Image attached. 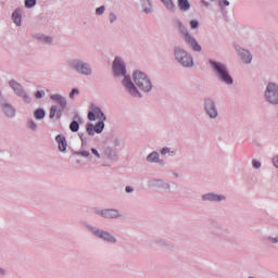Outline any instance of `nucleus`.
Masks as SVG:
<instances>
[{
	"mask_svg": "<svg viewBox=\"0 0 278 278\" xmlns=\"http://www.w3.org/2000/svg\"><path fill=\"white\" fill-rule=\"evenodd\" d=\"M239 55L241 56L242 62H244V64H251V53H249V51L247 50H242L241 52H239Z\"/></svg>",
	"mask_w": 278,
	"mask_h": 278,
	"instance_id": "f3484780",
	"label": "nucleus"
},
{
	"mask_svg": "<svg viewBox=\"0 0 278 278\" xmlns=\"http://www.w3.org/2000/svg\"><path fill=\"white\" fill-rule=\"evenodd\" d=\"M46 42H51V38L47 37Z\"/></svg>",
	"mask_w": 278,
	"mask_h": 278,
	"instance_id": "58836bf2",
	"label": "nucleus"
},
{
	"mask_svg": "<svg viewBox=\"0 0 278 278\" xmlns=\"http://www.w3.org/2000/svg\"><path fill=\"white\" fill-rule=\"evenodd\" d=\"M26 8H34L36 5V0H25Z\"/></svg>",
	"mask_w": 278,
	"mask_h": 278,
	"instance_id": "a878e982",
	"label": "nucleus"
},
{
	"mask_svg": "<svg viewBox=\"0 0 278 278\" xmlns=\"http://www.w3.org/2000/svg\"><path fill=\"white\" fill-rule=\"evenodd\" d=\"M219 5H220L222 8H225V7L229 5V1L224 0V1L219 2Z\"/></svg>",
	"mask_w": 278,
	"mask_h": 278,
	"instance_id": "7c9ffc66",
	"label": "nucleus"
},
{
	"mask_svg": "<svg viewBox=\"0 0 278 278\" xmlns=\"http://www.w3.org/2000/svg\"><path fill=\"white\" fill-rule=\"evenodd\" d=\"M9 86H11V88L14 90V92L18 96L22 97L25 101H27V94L25 93V91L23 90V86H21V84L11 80L9 83Z\"/></svg>",
	"mask_w": 278,
	"mask_h": 278,
	"instance_id": "6e6552de",
	"label": "nucleus"
},
{
	"mask_svg": "<svg viewBox=\"0 0 278 278\" xmlns=\"http://www.w3.org/2000/svg\"><path fill=\"white\" fill-rule=\"evenodd\" d=\"M177 26L178 29H180L182 36H185L186 42L193 49V51H201V46L199 45V42H197V39H194V37L190 36L188 29H186V27H184L180 22L177 23Z\"/></svg>",
	"mask_w": 278,
	"mask_h": 278,
	"instance_id": "20e7f679",
	"label": "nucleus"
},
{
	"mask_svg": "<svg viewBox=\"0 0 278 278\" xmlns=\"http://www.w3.org/2000/svg\"><path fill=\"white\" fill-rule=\"evenodd\" d=\"M162 3L165 5V8H167V10H170L173 12V10H175V2H173V0H161Z\"/></svg>",
	"mask_w": 278,
	"mask_h": 278,
	"instance_id": "6ab92c4d",
	"label": "nucleus"
},
{
	"mask_svg": "<svg viewBox=\"0 0 278 278\" xmlns=\"http://www.w3.org/2000/svg\"><path fill=\"white\" fill-rule=\"evenodd\" d=\"M113 73L116 76L125 75V73H127L125 70V63H123L119 58H116L113 62Z\"/></svg>",
	"mask_w": 278,
	"mask_h": 278,
	"instance_id": "0eeeda50",
	"label": "nucleus"
},
{
	"mask_svg": "<svg viewBox=\"0 0 278 278\" xmlns=\"http://www.w3.org/2000/svg\"><path fill=\"white\" fill-rule=\"evenodd\" d=\"M274 166H276V168H278V156L274 159Z\"/></svg>",
	"mask_w": 278,
	"mask_h": 278,
	"instance_id": "e433bc0d",
	"label": "nucleus"
},
{
	"mask_svg": "<svg viewBox=\"0 0 278 278\" xmlns=\"http://www.w3.org/2000/svg\"><path fill=\"white\" fill-rule=\"evenodd\" d=\"M75 94H79V90L78 89H73L70 93L71 99H73L75 97Z\"/></svg>",
	"mask_w": 278,
	"mask_h": 278,
	"instance_id": "c85d7f7f",
	"label": "nucleus"
},
{
	"mask_svg": "<svg viewBox=\"0 0 278 278\" xmlns=\"http://www.w3.org/2000/svg\"><path fill=\"white\" fill-rule=\"evenodd\" d=\"M103 12H105V7H100V8H98V9L96 10V14H98V15L103 14Z\"/></svg>",
	"mask_w": 278,
	"mask_h": 278,
	"instance_id": "cd10ccee",
	"label": "nucleus"
},
{
	"mask_svg": "<svg viewBox=\"0 0 278 278\" xmlns=\"http://www.w3.org/2000/svg\"><path fill=\"white\" fill-rule=\"evenodd\" d=\"M58 112V106H51L50 109V118H55V113Z\"/></svg>",
	"mask_w": 278,
	"mask_h": 278,
	"instance_id": "393cba45",
	"label": "nucleus"
},
{
	"mask_svg": "<svg viewBox=\"0 0 278 278\" xmlns=\"http://www.w3.org/2000/svg\"><path fill=\"white\" fill-rule=\"evenodd\" d=\"M161 153L162 155H166V153H168V148H163Z\"/></svg>",
	"mask_w": 278,
	"mask_h": 278,
	"instance_id": "c9c22d12",
	"label": "nucleus"
},
{
	"mask_svg": "<svg viewBox=\"0 0 278 278\" xmlns=\"http://www.w3.org/2000/svg\"><path fill=\"white\" fill-rule=\"evenodd\" d=\"M123 84L126 88H128L130 94H132L134 97H138V94H140V92H138V89H136V86H134V83H131V79L127 76H125Z\"/></svg>",
	"mask_w": 278,
	"mask_h": 278,
	"instance_id": "1a4fd4ad",
	"label": "nucleus"
},
{
	"mask_svg": "<svg viewBox=\"0 0 278 278\" xmlns=\"http://www.w3.org/2000/svg\"><path fill=\"white\" fill-rule=\"evenodd\" d=\"M205 110L211 118H216V116H218V112L216 111V106H214V102L210 100L205 102Z\"/></svg>",
	"mask_w": 278,
	"mask_h": 278,
	"instance_id": "9d476101",
	"label": "nucleus"
},
{
	"mask_svg": "<svg viewBox=\"0 0 278 278\" xmlns=\"http://www.w3.org/2000/svg\"><path fill=\"white\" fill-rule=\"evenodd\" d=\"M36 99H42V92L41 91L36 92Z\"/></svg>",
	"mask_w": 278,
	"mask_h": 278,
	"instance_id": "f704fd0d",
	"label": "nucleus"
},
{
	"mask_svg": "<svg viewBox=\"0 0 278 278\" xmlns=\"http://www.w3.org/2000/svg\"><path fill=\"white\" fill-rule=\"evenodd\" d=\"M98 238H102L103 240H108V242H116V239L112 237V235L103 231V230H98L94 232Z\"/></svg>",
	"mask_w": 278,
	"mask_h": 278,
	"instance_id": "f8f14e48",
	"label": "nucleus"
},
{
	"mask_svg": "<svg viewBox=\"0 0 278 278\" xmlns=\"http://www.w3.org/2000/svg\"><path fill=\"white\" fill-rule=\"evenodd\" d=\"M70 129L71 131H79V123H77L76 121L72 122L70 125Z\"/></svg>",
	"mask_w": 278,
	"mask_h": 278,
	"instance_id": "5701e85b",
	"label": "nucleus"
},
{
	"mask_svg": "<svg viewBox=\"0 0 278 278\" xmlns=\"http://www.w3.org/2000/svg\"><path fill=\"white\" fill-rule=\"evenodd\" d=\"M0 273H3V269H0Z\"/></svg>",
	"mask_w": 278,
	"mask_h": 278,
	"instance_id": "ea45409f",
	"label": "nucleus"
},
{
	"mask_svg": "<svg viewBox=\"0 0 278 278\" xmlns=\"http://www.w3.org/2000/svg\"><path fill=\"white\" fill-rule=\"evenodd\" d=\"M103 218H118V211L116 210H105L101 212Z\"/></svg>",
	"mask_w": 278,
	"mask_h": 278,
	"instance_id": "ddd939ff",
	"label": "nucleus"
},
{
	"mask_svg": "<svg viewBox=\"0 0 278 278\" xmlns=\"http://www.w3.org/2000/svg\"><path fill=\"white\" fill-rule=\"evenodd\" d=\"M35 118H37V119L45 118V110L39 109V110L35 111Z\"/></svg>",
	"mask_w": 278,
	"mask_h": 278,
	"instance_id": "4be33fe9",
	"label": "nucleus"
},
{
	"mask_svg": "<svg viewBox=\"0 0 278 278\" xmlns=\"http://www.w3.org/2000/svg\"><path fill=\"white\" fill-rule=\"evenodd\" d=\"M211 64L222 81H225V84H233V79H231V76H229L227 67L225 65H223L222 63H216L214 61H212Z\"/></svg>",
	"mask_w": 278,
	"mask_h": 278,
	"instance_id": "7ed1b4c3",
	"label": "nucleus"
},
{
	"mask_svg": "<svg viewBox=\"0 0 278 278\" xmlns=\"http://www.w3.org/2000/svg\"><path fill=\"white\" fill-rule=\"evenodd\" d=\"M4 113L7 114V116H13L14 115V109H12L11 106H5L4 108Z\"/></svg>",
	"mask_w": 278,
	"mask_h": 278,
	"instance_id": "b1692460",
	"label": "nucleus"
},
{
	"mask_svg": "<svg viewBox=\"0 0 278 278\" xmlns=\"http://www.w3.org/2000/svg\"><path fill=\"white\" fill-rule=\"evenodd\" d=\"M265 97L269 101V103L277 104L278 103V86L276 84L270 83L267 86Z\"/></svg>",
	"mask_w": 278,
	"mask_h": 278,
	"instance_id": "423d86ee",
	"label": "nucleus"
},
{
	"mask_svg": "<svg viewBox=\"0 0 278 278\" xmlns=\"http://www.w3.org/2000/svg\"><path fill=\"white\" fill-rule=\"evenodd\" d=\"M190 27H191V29H197L199 27V22L195 20H192L190 22Z\"/></svg>",
	"mask_w": 278,
	"mask_h": 278,
	"instance_id": "bb28decb",
	"label": "nucleus"
},
{
	"mask_svg": "<svg viewBox=\"0 0 278 278\" xmlns=\"http://www.w3.org/2000/svg\"><path fill=\"white\" fill-rule=\"evenodd\" d=\"M74 68L78 72L81 73L83 75H90L91 71L88 64L83 63V62H77L74 65Z\"/></svg>",
	"mask_w": 278,
	"mask_h": 278,
	"instance_id": "9b49d317",
	"label": "nucleus"
},
{
	"mask_svg": "<svg viewBox=\"0 0 278 278\" xmlns=\"http://www.w3.org/2000/svg\"><path fill=\"white\" fill-rule=\"evenodd\" d=\"M110 21L111 23H114V21H116V15H114L113 13L110 14Z\"/></svg>",
	"mask_w": 278,
	"mask_h": 278,
	"instance_id": "72a5a7b5",
	"label": "nucleus"
},
{
	"mask_svg": "<svg viewBox=\"0 0 278 278\" xmlns=\"http://www.w3.org/2000/svg\"><path fill=\"white\" fill-rule=\"evenodd\" d=\"M178 8L181 12H188L190 10V2L188 0H178Z\"/></svg>",
	"mask_w": 278,
	"mask_h": 278,
	"instance_id": "a211bd4d",
	"label": "nucleus"
},
{
	"mask_svg": "<svg viewBox=\"0 0 278 278\" xmlns=\"http://www.w3.org/2000/svg\"><path fill=\"white\" fill-rule=\"evenodd\" d=\"M176 60L181 64V66L189 67L194 64L192 56L188 55V53L181 49L176 50Z\"/></svg>",
	"mask_w": 278,
	"mask_h": 278,
	"instance_id": "39448f33",
	"label": "nucleus"
},
{
	"mask_svg": "<svg viewBox=\"0 0 278 278\" xmlns=\"http://www.w3.org/2000/svg\"><path fill=\"white\" fill-rule=\"evenodd\" d=\"M91 153H93V155H96L97 157H101V155L99 154V151H97V149L94 148L91 149Z\"/></svg>",
	"mask_w": 278,
	"mask_h": 278,
	"instance_id": "2f4dec72",
	"label": "nucleus"
},
{
	"mask_svg": "<svg viewBox=\"0 0 278 278\" xmlns=\"http://www.w3.org/2000/svg\"><path fill=\"white\" fill-rule=\"evenodd\" d=\"M126 192H134V188H131V187H126Z\"/></svg>",
	"mask_w": 278,
	"mask_h": 278,
	"instance_id": "4c0bfd02",
	"label": "nucleus"
},
{
	"mask_svg": "<svg viewBox=\"0 0 278 278\" xmlns=\"http://www.w3.org/2000/svg\"><path fill=\"white\" fill-rule=\"evenodd\" d=\"M28 125L30 129H36V123H34L33 121H30Z\"/></svg>",
	"mask_w": 278,
	"mask_h": 278,
	"instance_id": "473e14b6",
	"label": "nucleus"
},
{
	"mask_svg": "<svg viewBox=\"0 0 278 278\" xmlns=\"http://www.w3.org/2000/svg\"><path fill=\"white\" fill-rule=\"evenodd\" d=\"M147 160L149 162H155L156 160H160V154L157 152H152Z\"/></svg>",
	"mask_w": 278,
	"mask_h": 278,
	"instance_id": "412c9836",
	"label": "nucleus"
},
{
	"mask_svg": "<svg viewBox=\"0 0 278 278\" xmlns=\"http://www.w3.org/2000/svg\"><path fill=\"white\" fill-rule=\"evenodd\" d=\"M224 199H225V197L217 195L214 193H207V194L203 195L204 201H224Z\"/></svg>",
	"mask_w": 278,
	"mask_h": 278,
	"instance_id": "dca6fc26",
	"label": "nucleus"
},
{
	"mask_svg": "<svg viewBox=\"0 0 278 278\" xmlns=\"http://www.w3.org/2000/svg\"><path fill=\"white\" fill-rule=\"evenodd\" d=\"M88 119L89 121H99V123L94 126L92 124L87 125V132L89 136H94V134H101L103 129L105 128V124L103 123L105 121V114L101 111V109L96 108L92 111L88 113Z\"/></svg>",
	"mask_w": 278,
	"mask_h": 278,
	"instance_id": "f257e3e1",
	"label": "nucleus"
},
{
	"mask_svg": "<svg viewBox=\"0 0 278 278\" xmlns=\"http://www.w3.org/2000/svg\"><path fill=\"white\" fill-rule=\"evenodd\" d=\"M55 140L59 144V150L66 151V147H67L66 137L59 135V136H56Z\"/></svg>",
	"mask_w": 278,
	"mask_h": 278,
	"instance_id": "2eb2a0df",
	"label": "nucleus"
},
{
	"mask_svg": "<svg viewBox=\"0 0 278 278\" xmlns=\"http://www.w3.org/2000/svg\"><path fill=\"white\" fill-rule=\"evenodd\" d=\"M252 164H253L254 168H260V167L262 166V163H260V162L256 161V160H254V161L252 162Z\"/></svg>",
	"mask_w": 278,
	"mask_h": 278,
	"instance_id": "c756f323",
	"label": "nucleus"
},
{
	"mask_svg": "<svg viewBox=\"0 0 278 278\" xmlns=\"http://www.w3.org/2000/svg\"><path fill=\"white\" fill-rule=\"evenodd\" d=\"M50 99H52V101H55V103H59L61 108H66V99L61 94H52L50 96Z\"/></svg>",
	"mask_w": 278,
	"mask_h": 278,
	"instance_id": "4468645a",
	"label": "nucleus"
},
{
	"mask_svg": "<svg viewBox=\"0 0 278 278\" xmlns=\"http://www.w3.org/2000/svg\"><path fill=\"white\" fill-rule=\"evenodd\" d=\"M12 18H13L15 25H17V26L21 25V13L18 11L13 12Z\"/></svg>",
	"mask_w": 278,
	"mask_h": 278,
	"instance_id": "aec40b11",
	"label": "nucleus"
},
{
	"mask_svg": "<svg viewBox=\"0 0 278 278\" xmlns=\"http://www.w3.org/2000/svg\"><path fill=\"white\" fill-rule=\"evenodd\" d=\"M134 81L136 86L140 88V90H143V92H149V90H151L152 88L151 80H149V78H147V75L141 72H135Z\"/></svg>",
	"mask_w": 278,
	"mask_h": 278,
	"instance_id": "f03ea898",
	"label": "nucleus"
}]
</instances>
